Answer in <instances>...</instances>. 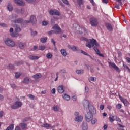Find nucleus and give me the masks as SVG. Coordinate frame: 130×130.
Instances as JSON below:
<instances>
[{
    "instance_id": "obj_1",
    "label": "nucleus",
    "mask_w": 130,
    "mask_h": 130,
    "mask_svg": "<svg viewBox=\"0 0 130 130\" xmlns=\"http://www.w3.org/2000/svg\"><path fill=\"white\" fill-rule=\"evenodd\" d=\"M81 40L87 42L86 46V47H88V48H92V47H94L95 45V46H99V43H98L97 40L94 39L88 40L85 37H82L81 38Z\"/></svg>"
},
{
    "instance_id": "obj_2",
    "label": "nucleus",
    "mask_w": 130,
    "mask_h": 130,
    "mask_svg": "<svg viewBox=\"0 0 130 130\" xmlns=\"http://www.w3.org/2000/svg\"><path fill=\"white\" fill-rule=\"evenodd\" d=\"M83 105L85 110H89L90 112L92 113H96V109L94 107V106L92 104H90V102L87 100H84L83 101Z\"/></svg>"
},
{
    "instance_id": "obj_3",
    "label": "nucleus",
    "mask_w": 130,
    "mask_h": 130,
    "mask_svg": "<svg viewBox=\"0 0 130 130\" xmlns=\"http://www.w3.org/2000/svg\"><path fill=\"white\" fill-rule=\"evenodd\" d=\"M53 29L54 30H51L48 32V34L49 35H52V34H54V33H57V34H61L62 33V30H61V28H60V27L58 26V25L57 24H56L53 26Z\"/></svg>"
},
{
    "instance_id": "obj_4",
    "label": "nucleus",
    "mask_w": 130,
    "mask_h": 130,
    "mask_svg": "<svg viewBox=\"0 0 130 130\" xmlns=\"http://www.w3.org/2000/svg\"><path fill=\"white\" fill-rule=\"evenodd\" d=\"M37 21V20H36V16H35V15H31L30 20L29 21H28V20L24 21V23H22L21 26L22 27H26V24H28V23H31V24H35V23H36Z\"/></svg>"
},
{
    "instance_id": "obj_5",
    "label": "nucleus",
    "mask_w": 130,
    "mask_h": 130,
    "mask_svg": "<svg viewBox=\"0 0 130 130\" xmlns=\"http://www.w3.org/2000/svg\"><path fill=\"white\" fill-rule=\"evenodd\" d=\"M4 42L9 47H14L16 45L15 42L10 38H7L4 40Z\"/></svg>"
},
{
    "instance_id": "obj_6",
    "label": "nucleus",
    "mask_w": 130,
    "mask_h": 130,
    "mask_svg": "<svg viewBox=\"0 0 130 130\" xmlns=\"http://www.w3.org/2000/svg\"><path fill=\"white\" fill-rule=\"evenodd\" d=\"M95 113H92L90 111L87 113L85 115V119L87 122H90L92 119H93V118L94 117V116H93V114H95Z\"/></svg>"
},
{
    "instance_id": "obj_7",
    "label": "nucleus",
    "mask_w": 130,
    "mask_h": 130,
    "mask_svg": "<svg viewBox=\"0 0 130 130\" xmlns=\"http://www.w3.org/2000/svg\"><path fill=\"white\" fill-rule=\"evenodd\" d=\"M23 105V103L21 101H16L15 102L14 104L11 106V108L12 109H18V108H20Z\"/></svg>"
},
{
    "instance_id": "obj_8",
    "label": "nucleus",
    "mask_w": 130,
    "mask_h": 130,
    "mask_svg": "<svg viewBox=\"0 0 130 130\" xmlns=\"http://www.w3.org/2000/svg\"><path fill=\"white\" fill-rule=\"evenodd\" d=\"M9 33L10 36H11L12 38L18 37V36L20 35V34L18 33L17 31L14 32V28H13L12 27L10 28Z\"/></svg>"
},
{
    "instance_id": "obj_9",
    "label": "nucleus",
    "mask_w": 130,
    "mask_h": 130,
    "mask_svg": "<svg viewBox=\"0 0 130 130\" xmlns=\"http://www.w3.org/2000/svg\"><path fill=\"white\" fill-rule=\"evenodd\" d=\"M90 22L92 27H96L98 25V20L95 17H92L90 19Z\"/></svg>"
},
{
    "instance_id": "obj_10",
    "label": "nucleus",
    "mask_w": 130,
    "mask_h": 130,
    "mask_svg": "<svg viewBox=\"0 0 130 130\" xmlns=\"http://www.w3.org/2000/svg\"><path fill=\"white\" fill-rule=\"evenodd\" d=\"M49 13L51 16H53L54 15L55 16H60V12H59V11L56 9H51Z\"/></svg>"
},
{
    "instance_id": "obj_11",
    "label": "nucleus",
    "mask_w": 130,
    "mask_h": 130,
    "mask_svg": "<svg viewBox=\"0 0 130 130\" xmlns=\"http://www.w3.org/2000/svg\"><path fill=\"white\" fill-rule=\"evenodd\" d=\"M109 64L117 72H120V69H119V68H118V67L115 64V63L113 62H109Z\"/></svg>"
},
{
    "instance_id": "obj_12",
    "label": "nucleus",
    "mask_w": 130,
    "mask_h": 130,
    "mask_svg": "<svg viewBox=\"0 0 130 130\" xmlns=\"http://www.w3.org/2000/svg\"><path fill=\"white\" fill-rule=\"evenodd\" d=\"M15 3L20 7H24V6L26 5V3H25V2L23 0H15Z\"/></svg>"
},
{
    "instance_id": "obj_13",
    "label": "nucleus",
    "mask_w": 130,
    "mask_h": 130,
    "mask_svg": "<svg viewBox=\"0 0 130 130\" xmlns=\"http://www.w3.org/2000/svg\"><path fill=\"white\" fill-rule=\"evenodd\" d=\"M17 18H18V15L16 14H12L9 16V20L11 21L12 23H13V21H15Z\"/></svg>"
},
{
    "instance_id": "obj_14",
    "label": "nucleus",
    "mask_w": 130,
    "mask_h": 130,
    "mask_svg": "<svg viewBox=\"0 0 130 130\" xmlns=\"http://www.w3.org/2000/svg\"><path fill=\"white\" fill-rule=\"evenodd\" d=\"M58 92L60 93V94H62V93H64V88L63 85H59L57 88Z\"/></svg>"
},
{
    "instance_id": "obj_15",
    "label": "nucleus",
    "mask_w": 130,
    "mask_h": 130,
    "mask_svg": "<svg viewBox=\"0 0 130 130\" xmlns=\"http://www.w3.org/2000/svg\"><path fill=\"white\" fill-rule=\"evenodd\" d=\"M26 45L25 43V42H20L18 43V47H19V48H20V49H24V48L26 47Z\"/></svg>"
},
{
    "instance_id": "obj_16",
    "label": "nucleus",
    "mask_w": 130,
    "mask_h": 130,
    "mask_svg": "<svg viewBox=\"0 0 130 130\" xmlns=\"http://www.w3.org/2000/svg\"><path fill=\"white\" fill-rule=\"evenodd\" d=\"M21 23H23V19L22 18H18L17 19L12 21V24H21Z\"/></svg>"
},
{
    "instance_id": "obj_17",
    "label": "nucleus",
    "mask_w": 130,
    "mask_h": 130,
    "mask_svg": "<svg viewBox=\"0 0 130 130\" xmlns=\"http://www.w3.org/2000/svg\"><path fill=\"white\" fill-rule=\"evenodd\" d=\"M94 50L96 52V54L99 55V56H101V57H104V55L101 53H100V51L97 47H94L93 48Z\"/></svg>"
},
{
    "instance_id": "obj_18",
    "label": "nucleus",
    "mask_w": 130,
    "mask_h": 130,
    "mask_svg": "<svg viewBox=\"0 0 130 130\" xmlns=\"http://www.w3.org/2000/svg\"><path fill=\"white\" fill-rule=\"evenodd\" d=\"M81 127L82 130H88V123L87 122H83Z\"/></svg>"
},
{
    "instance_id": "obj_19",
    "label": "nucleus",
    "mask_w": 130,
    "mask_h": 130,
    "mask_svg": "<svg viewBox=\"0 0 130 130\" xmlns=\"http://www.w3.org/2000/svg\"><path fill=\"white\" fill-rule=\"evenodd\" d=\"M121 101V102H122V103H123L125 106H127L128 105H129V102H128V100H126V99H123Z\"/></svg>"
},
{
    "instance_id": "obj_20",
    "label": "nucleus",
    "mask_w": 130,
    "mask_h": 130,
    "mask_svg": "<svg viewBox=\"0 0 130 130\" xmlns=\"http://www.w3.org/2000/svg\"><path fill=\"white\" fill-rule=\"evenodd\" d=\"M105 26L109 31H112V25H111L110 23H106Z\"/></svg>"
},
{
    "instance_id": "obj_21",
    "label": "nucleus",
    "mask_w": 130,
    "mask_h": 130,
    "mask_svg": "<svg viewBox=\"0 0 130 130\" xmlns=\"http://www.w3.org/2000/svg\"><path fill=\"white\" fill-rule=\"evenodd\" d=\"M75 121H77L78 122H80L83 120V116H79L75 118Z\"/></svg>"
},
{
    "instance_id": "obj_22",
    "label": "nucleus",
    "mask_w": 130,
    "mask_h": 130,
    "mask_svg": "<svg viewBox=\"0 0 130 130\" xmlns=\"http://www.w3.org/2000/svg\"><path fill=\"white\" fill-rule=\"evenodd\" d=\"M53 110L54 111H60V108L57 105H54L52 107Z\"/></svg>"
},
{
    "instance_id": "obj_23",
    "label": "nucleus",
    "mask_w": 130,
    "mask_h": 130,
    "mask_svg": "<svg viewBox=\"0 0 130 130\" xmlns=\"http://www.w3.org/2000/svg\"><path fill=\"white\" fill-rule=\"evenodd\" d=\"M29 59H30L31 60H36L39 58V57L32 55H29Z\"/></svg>"
},
{
    "instance_id": "obj_24",
    "label": "nucleus",
    "mask_w": 130,
    "mask_h": 130,
    "mask_svg": "<svg viewBox=\"0 0 130 130\" xmlns=\"http://www.w3.org/2000/svg\"><path fill=\"white\" fill-rule=\"evenodd\" d=\"M60 52L62 56L66 57L67 56V51L64 49H61L60 50Z\"/></svg>"
},
{
    "instance_id": "obj_25",
    "label": "nucleus",
    "mask_w": 130,
    "mask_h": 130,
    "mask_svg": "<svg viewBox=\"0 0 130 130\" xmlns=\"http://www.w3.org/2000/svg\"><path fill=\"white\" fill-rule=\"evenodd\" d=\"M19 126H21L22 129H25V128H27V124L21 123L19 124Z\"/></svg>"
},
{
    "instance_id": "obj_26",
    "label": "nucleus",
    "mask_w": 130,
    "mask_h": 130,
    "mask_svg": "<svg viewBox=\"0 0 130 130\" xmlns=\"http://www.w3.org/2000/svg\"><path fill=\"white\" fill-rule=\"evenodd\" d=\"M32 78L36 80H37L38 79H40V78H42V76H41L40 74H36L32 76Z\"/></svg>"
},
{
    "instance_id": "obj_27",
    "label": "nucleus",
    "mask_w": 130,
    "mask_h": 130,
    "mask_svg": "<svg viewBox=\"0 0 130 130\" xmlns=\"http://www.w3.org/2000/svg\"><path fill=\"white\" fill-rule=\"evenodd\" d=\"M88 80L89 82H96L97 78H96V77L90 76L89 77Z\"/></svg>"
},
{
    "instance_id": "obj_28",
    "label": "nucleus",
    "mask_w": 130,
    "mask_h": 130,
    "mask_svg": "<svg viewBox=\"0 0 130 130\" xmlns=\"http://www.w3.org/2000/svg\"><path fill=\"white\" fill-rule=\"evenodd\" d=\"M115 117V116H114L110 115V117H109V120L110 122H111L112 123V122H113V121L115 120V119H114Z\"/></svg>"
},
{
    "instance_id": "obj_29",
    "label": "nucleus",
    "mask_w": 130,
    "mask_h": 130,
    "mask_svg": "<svg viewBox=\"0 0 130 130\" xmlns=\"http://www.w3.org/2000/svg\"><path fill=\"white\" fill-rule=\"evenodd\" d=\"M7 8H8V11H9V12H12V11H13V5H12V4H9L8 5Z\"/></svg>"
},
{
    "instance_id": "obj_30",
    "label": "nucleus",
    "mask_w": 130,
    "mask_h": 130,
    "mask_svg": "<svg viewBox=\"0 0 130 130\" xmlns=\"http://www.w3.org/2000/svg\"><path fill=\"white\" fill-rule=\"evenodd\" d=\"M30 82V79L28 77H26L24 79L23 83L24 84H29Z\"/></svg>"
},
{
    "instance_id": "obj_31",
    "label": "nucleus",
    "mask_w": 130,
    "mask_h": 130,
    "mask_svg": "<svg viewBox=\"0 0 130 130\" xmlns=\"http://www.w3.org/2000/svg\"><path fill=\"white\" fill-rule=\"evenodd\" d=\"M63 98H64V100H66L67 101H69V100L71 99L70 95L66 94L63 95Z\"/></svg>"
},
{
    "instance_id": "obj_32",
    "label": "nucleus",
    "mask_w": 130,
    "mask_h": 130,
    "mask_svg": "<svg viewBox=\"0 0 130 130\" xmlns=\"http://www.w3.org/2000/svg\"><path fill=\"white\" fill-rule=\"evenodd\" d=\"M79 33H80V34H82V33H84V32H85L86 31V29H85V28H83V27H79Z\"/></svg>"
},
{
    "instance_id": "obj_33",
    "label": "nucleus",
    "mask_w": 130,
    "mask_h": 130,
    "mask_svg": "<svg viewBox=\"0 0 130 130\" xmlns=\"http://www.w3.org/2000/svg\"><path fill=\"white\" fill-rule=\"evenodd\" d=\"M76 72L78 75H82V74H84V70H83V69L77 70Z\"/></svg>"
},
{
    "instance_id": "obj_34",
    "label": "nucleus",
    "mask_w": 130,
    "mask_h": 130,
    "mask_svg": "<svg viewBox=\"0 0 130 130\" xmlns=\"http://www.w3.org/2000/svg\"><path fill=\"white\" fill-rule=\"evenodd\" d=\"M90 121H91V124L94 125V124H96V122L97 121V119L93 117V118H92V119H91V120Z\"/></svg>"
},
{
    "instance_id": "obj_35",
    "label": "nucleus",
    "mask_w": 130,
    "mask_h": 130,
    "mask_svg": "<svg viewBox=\"0 0 130 130\" xmlns=\"http://www.w3.org/2000/svg\"><path fill=\"white\" fill-rule=\"evenodd\" d=\"M39 50H41L42 51H43V50H44V49H45V46L44 45H39Z\"/></svg>"
},
{
    "instance_id": "obj_36",
    "label": "nucleus",
    "mask_w": 130,
    "mask_h": 130,
    "mask_svg": "<svg viewBox=\"0 0 130 130\" xmlns=\"http://www.w3.org/2000/svg\"><path fill=\"white\" fill-rule=\"evenodd\" d=\"M40 40L42 43H45L46 42V40H47V37L41 38Z\"/></svg>"
},
{
    "instance_id": "obj_37",
    "label": "nucleus",
    "mask_w": 130,
    "mask_h": 130,
    "mask_svg": "<svg viewBox=\"0 0 130 130\" xmlns=\"http://www.w3.org/2000/svg\"><path fill=\"white\" fill-rule=\"evenodd\" d=\"M7 68L9 70H13V69H14L15 66L13 65V64H9Z\"/></svg>"
},
{
    "instance_id": "obj_38",
    "label": "nucleus",
    "mask_w": 130,
    "mask_h": 130,
    "mask_svg": "<svg viewBox=\"0 0 130 130\" xmlns=\"http://www.w3.org/2000/svg\"><path fill=\"white\" fill-rule=\"evenodd\" d=\"M13 129H14V124H12L6 128V130H13Z\"/></svg>"
},
{
    "instance_id": "obj_39",
    "label": "nucleus",
    "mask_w": 130,
    "mask_h": 130,
    "mask_svg": "<svg viewBox=\"0 0 130 130\" xmlns=\"http://www.w3.org/2000/svg\"><path fill=\"white\" fill-rule=\"evenodd\" d=\"M42 127H46V128H48V127H50V124L48 123H45L41 125Z\"/></svg>"
},
{
    "instance_id": "obj_40",
    "label": "nucleus",
    "mask_w": 130,
    "mask_h": 130,
    "mask_svg": "<svg viewBox=\"0 0 130 130\" xmlns=\"http://www.w3.org/2000/svg\"><path fill=\"white\" fill-rule=\"evenodd\" d=\"M15 32L19 33V32H21V28H20L19 26H18V25H16V27L15 29Z\"/></svg>"
},
{
    "instance_id": "obj_41",
    "label": "nucleus",
    "mask_w": 130,
    "mask_h": 130,
    "mask_svg": "<svg viewBox=\"0 0 130 130\" xmlns=\"http://www.w3.org/2000/svg\"><path fill=\"white\" fill-rule=\"evenodd\" d=\"M16 79H19L21 77V73L19 72H16L15 74Z\"/></svg>"
},
{
    "instance_id": "obj_42",
    "label": "nucleus",
    "mask_w": 130,
    "mask_h": 130,
    "mask_svg": "<svg viewBox=\"0 0 130 130\" xmlns=\"http://www.w3.org/2000/svg\"><path fill=\"white\" fill-rule=\"evenodd\" d=\"M49 23V22L48 21H46L45 20H44L42 22V24L43 26H47V25H48Z\"/></svg>"
},
{
    "instance_id": "obj_43",
    "label": "nucleus",
    "mask_w": 130,
    "mask_h": 130,
    "mask_svg": "<svg viewBox=\"0 0 130 130\" xmlns=\"http://www.w3.org/2000/svg\"><path fill=\"white\" fill-rule=\"evenodd\" d=\"M123 67L125 69V70H127V72H130V69L129 67H128V66H127V65L123 64Z\"/></svg>"
},
{
    "instance_id": "obj_44",
    "label": "nucleus",
    "mask_w": 130,
    "mask_h": 130,
    "mask_svg": "<svg viewBox=\"0 0 130 130\" xmlns=\"http://www.w3.org/2000/svg\"><path fill=\"white\" fill-rule=\"evenodd\" d=\"M28 96L31 99V100H35V96L32 94H28Z\"/></svg>"
},
{
    "instance_id": "obj_45",
    "label": "nucleus",
    "mask_w": 130,
    "mask_h": 130,
    "mask_svg": "<svg viewBox=\"0 0 130 130\" xmlns=\"http://www.w3.org/2000/svg\"><path fill=\"white\" fill-rule=\"evenodd\" d=\"M46 57H47L49 59H50L52 57V54L50 53H49L47 54Z\"/></svg>"
},
{
    "instance_id": "obj_46",
    "label": "nucleus",
    "mask_w": 130,
    "mask_h": 130,
    "mask_svg": "<svg viewBox=\"0 0 130 130\" xmlns=\"http://www.w3.org/2000/svg\"><path fill=\"white\" fill-rule=\"evenodd\" d=\"M0 26H1V27H3L4 28L8 27V25H7V24H6V23H0Z\"/></svg>"
},
{
    "instance_id": "obj_47",
    "label": "nucleus",
    "mask_w": 130,
    "mask_h": 130,
    "mask_svg": "<svg viewBox=\"0 0 130 130\" xmlns=\"http://www.w3.org/2000/svg\"><path fill=\"white\" fill-rule=\"evenodd\" d=\"M23 61H15V64H16V66H19L20 64H22L23 63Z\"/></svg>"
},
{
    "instance_id": "obj_48",
    "label": "nucleus",
    "mask_w": 130,
    "mask_h": 130,
    "mask_svg": "<svg viewBox=\"0 0 130 130\" xmlns=\"http://www.w3.org/2000/svg\"><path fill=\"white\" fill-rule=\"evenodd\" d=\"M77 3L79 6H82L83 5V0H77Z\"/></svg>"
},
{
    "instance_id": "obj_49",
    "label": "nucleus",
    "mask_w": 130,
    "mask_h": 130,
    "mask_svg": "<svg viewBox=\"0 0 130 130\" xmlns=\"http://www.w3.org/2000/svg\"><path fill=\"white\" fill-rule=\"evenodd\" d=\"M62 2H63V3L64 4H65V5H67V6H69V5H70V3H69V1L68 0H61Z\"/></svg>"
},
{
    "instance_id": "obj_50",
    "label": "nucleus",
    "mask_w": 130,
    "mask_h": 130,
    "mask_svg": "<svg viewBox=\"0 0 130 130\" xmlns=\"http://www.w3.org/2000/svg\"><path fill=\"white\" fill-rule=\"evenodd\" d=\"M122 105L120 104H118L116 106V107L117 108V109H120L122 107Z\"/></svg>"
},
{
    "instance_id": "obj_51",
    "label": "nucleus",
    "mask_w": 130,
    "mask_h": 130,
    "mask_svg": "<svg viewBox=\"0 0 130 130\" xmlns=\"http://www.w3.org/2000/svg\"><path fill=\"white\" fill-rule=\"evenodd\" d=\"M81 53H83L84 55H87V56H90V55H89L88 53H86V52L81 50L80 51Z\"/></svg>"
},
{
    "instance_id": "obj_52",
    "label": "nucleus",
    "mask_w": 130,
    "mask_h": 130,
    "mask_svg": "<svg viewBox=\"0 0 130 130\" xmlns=\"http://www.w3.org/2000/svg\"><path fill=\"white\" fill-rule=\"evenodd\" d=\"M20 14H24L25 13V9L23 8H22L20 9Z\"/></svg>"
},
{
    "instance_id": "obj_53",
    "label": "nucleus",
    "mask_w": 130,
    "mask_h": 130,
    "mask_svg": "<svg viewBox=\"0 0 130 130\" xmlns=\"http://www.w3.org/2000/svg\"><path fill=\"white\" fill-rule=\"evenodd\" d=\"M71 49H72V50H73V51H76V50H77V47L75 46H72L71 47Z\"/></svg>"
},
{
    "instance_id": "obj_54",
    "label": "nucleus",
    "mask_w": 130,
    "mask_h": 130,
    "mask_svg": "<svg viewBox=\"0 0 130 130\" xmlns=\"http://www.w3.org/2000/svg\"><path fill=\"white\" fill-rule=\"evenodd\" d=\"M14 11L16 12V13H17V14L20 13V9L18 8H15L14 9Z\"/></svg>"
},
{
    "instance_id": "obj_55",
    "label": "nucleus",
    "mask_w": 130,
    "mask_h": 130,
    "mask_svg": "<svg viewBox=\"0 0 130 130\" xmlns=\"http://www.w3.org/2000/svg\"><path fill=\"white\" fill-rule=\"evenodd\" d=\"M11 88H12V89H16V88L17 87V86L15 84H11Z\"/></svg>"
},
{
    "instance_id": "obj_56",
    "label": "nucleus",
    "mask_w": 130,
    "mask_h": 130,
    "mask_svg": "<svg viewBox=\"0 0 130 130\" xmlns=\"http://www.w3.org/2000/svg\"><path fill=\"white\" fill-rule=\"evenodd\" d=\"M37 35V31H32L31 32V36H36Z\"/></svg>"
},
{
    "instance_id": "obj_57",
    "label": "nucleus",
    "mask_w": 130,
    "mask_h": 130,
    "mask_svg": "<svg viewBox=\"0 0 130 130\" xmlns=\"http://www.w3.org/2000/svg\"><path fill=\"white\" fill-rule=\"evenodd\" d=\"M77 96H75V95H74V96H72V100L73 101H77Z\"/></svg>"
},
{
    "instance_id": "obj_58",
    "label": "nucleus",
    "mask_w": 130,
    "mask_h": 130,
    "mask_svg": "<svg viewBox=\"0 0 130 130\" xmlns=\"http://www.w3.org/2000/svg\"><path fill=\"white\" fill-rule=\"evenodd\" d=\"M100 108L101 110H103V109H104V105H101L100 106Z\"/></svg>"
},
{
    "instance_id": "obj_59",
    "label": "nucleus",
    "mask_w": 130,
    "mask_h": 130,
    "mask_svg": "<svg viewBox=\"0 0 130 130\" xmlns=\"http://www.w3.org/2000/svg\"><path fill=\"white\" fill-rule=\"evenodd\" d=\"M51 43L53 44L54 46H55L56 42L53 39H51Z\"/></svg>"
},
{
    "instance_id": "obj_60",
    "label": "nucleus",
    "mask_w": 130,
    "mask_h": 130,
    "mask_svg": "<svg viewBox=\"0 0 130 130\" xmlns=\"http://www.w3.org/2000/svg\"><path fill=\"white\" fill-rule=\"evenodd\" d=\"M116 120L119 122H121V120H120V118H118V117H116Z\"/></svg>"
},
{
    "instance_id": "obj_61",
    "label": "nucleus",
    "mask_w": 130,
    "mask_h": 130,
    "mask_svg": "<svg viewBox=\"0 0 130 130\" xmlns=\"http://www.w3.org/2000/svg\"><path fill=\"white\" fill-rule=\"evenodd\" d=\"M120 112H122V113H123L124 115H126V113H125V112L124 111V110H123V109L120 110Z\"/></svg>"
},
{
    "instance_id": "obj_62",
    "label": "nucleus",
    "mask_w": 130,
    "mask_h": 130,
    "mask_svg": "<svg viewBox=\"0 0 130 130\" xmlns=\"http://www.w3.org/2000/svg\"><path fill=\"white\" fill-rule=\"evenodd\" d=\"M55 92H56L55 88H53L51 91L52 94H55Z\"/></svg>"
},
{
    "instance_id": "obj_63",
    "label": "nucleus",
    "mask_w": 130,
    "mask_h": 130,
    "mask_svg": "<svg viewBox=\"0 0 130 130\" xmlns=\"http://www.w3.org/2000/svg\"><path fill=\"white\" fill-rule=\"evenodd\" d=\"M126 60L127 61V62L129 63L130 62V58L129 57H126Z\"/></svg>"
},
{
    "instance_id": "obj_64",
    "label": "nucleus",
    "mask_w": 130,
    "mask_h": 130,
    "mask_svg": "<svg viewBox=\"0 0 130 130\" xmlns=\"http://www.w3.org/2000/svg\"><path fill=\"white\" fill-rule=\"evenodd\" d=\"M15 130H21V128H20V127L17 126L15 127Z\"/></svg>"
}]
</instances>
